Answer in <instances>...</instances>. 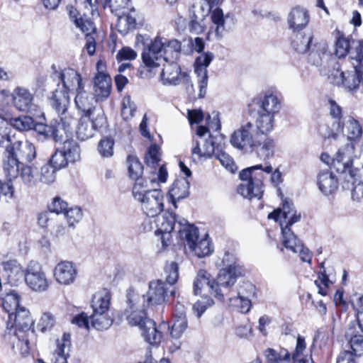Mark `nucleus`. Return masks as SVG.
Here are the masks:
<instances>
[{
  "label": "nucleus",
  "mask_w": 363,
  "mask_h": 363,
  "mask_svg": "<svg viewBox=\"0 0 363 363\" xmlns=\"http://www.w3.org/2000/svg\"><path fill=\"white\" fill-rule=\"evenodd\" d=\"M214 58V55L211 52L201 53L198 56L194 62V72L197 77L199 91H203L207 87L208 84V70L207 67Z\"/></svg>",
  "instance_id": "6ab92c4d"
},
{
  "label": "nucleus",
  "mask_w": 363,
  "mask_h": 363,
  "mask_svg": "<svg viewBox=\"0 0 363 363\" xmlns=\"http://www.w3.org/2000/svg\"><path fill=\"white\" fill-rule=\"evenodd\" d=\"M68 160L69 159H67L65 155V152H62L59 147L57 148L55 152L51 155L48 162L50 164L52 165L54 169L60 170L68 165L69 163Z\"/></svg>",
  "instance_id": "de8ad7c7"
},
{
  "label": "nucleus",
  "mask_w": 363,
  "mask_h": 363,
  "mask_svg": "<svg viewBox=\"0 0 363 363\" xmlns=\"http://www.w3.org/2000/svg\"><path fill=\"white\" fill-rule=\"evenodd\" d=\"M143 43L142 53L143 62L145 65L140 70L142 77H151L156 74V69L160 66V60L165 62H176L181 52V43L176 40H168L160 36H156L153 40L145 38L139 35L138 40Z\"/></svg>",
  "instance_id": "f257e3e1"
},
{
  "label": "nucleus",
  "mask_w": 363,
  "mask_h": 363,
  "mask_svg": "<svg viewBox=\"0 0 363 363\" xmlns=\"http://www.w3.org/2000/svg\"><path fill=\"white\" fill-rule=\"evenodd\" d=\"M91 122L95 133L106 131L108 126L107 118L102 110L92 111Z\"/></svg>",
  "instance_id": "49530a36"
},
{
  "label": "nucleus",
  "mask_w": 363,
  "mask_h": 363,
  "mask_svg": "<svg viewBox=\"0 0 363 363\" xmlns=\"http://www.w3.org/2000/svg\"><path fill=\"white\" fill-rule=\"evenodd\" d=\"M13 104L19 111H28L33 106V96L30 92H15L12 95Z\"/></svg>",
  "instance_id": "e433bc0d"
},
{
  "label": "nucleus",
  "mask_w": 363,
  "mask_h": 363,
  "mask_svg": "<svg viewBox=\"0 0 363 363\" xmlns=\"http://www.w3.org/2000/svg\"><path fill=\"white\" fill-rule=\"evenodd\" d=\"M217 265L221 267L217 275L218 284L224 289L230 291L237 279L245 274L243 265L233 252L225 251L220 263Z\"/></svg>",
  "instance_id": "423d86ee"
},
{
  "label": "nucleus",
  "mask_w": 363,
  "mask_h": 363,
  "mask_svg": "<svg viewBox=\"0 0 363 363\" xmlns=\"http://www.w3.org/2000/svg\"><path fill=\"white\" fill-rule=\"evenodd\" d=\"M93 328L98 330H107L113 323V318L108 313H93L90 316Z\"/></svg>",
  "instance_id": "4c0bfd02"
},
{
  "label": "nucleus",
  "mask_w": 363,
  "mask_h": 363,
  "mask_svg": "<svg viewBox=\"0 0 363 363\" xmlns=\"http://www.w3.org/2000/svg\"><path fill=\"white\" fill-rule=\"evenodd\" d=\"M188 323L185 315L181 313L180 315L175 317L173 325L169 327L170 335L174 339H179L182 337L184 332L187 328Z\"/></svg>",
  "instance_id": "c03bdc74"
},
{
  "label": "nucleus",
  "mask_w": 363,
  "mask_h": 363,
  "mask_svg": "<svg viewBox=\"0 0 363 363\" xmlns=\"http://www.w3.org/2000/svg\"><path fill=\"white\" fill-rule=\"evenodd\" d=\"M55 320L50 313H45L38 323V328L43 333L50 330L54 326Z\"/></svg>",
  "instance_id": "774afa93"
},
{
  "label": "nucleus",
  "mask_w": 363,
  "mask_h": 363,
  "mask_svg": "<svg viewBox=\"0 0 363 363\" xmlns=\"http://www.w3.org/2000/svg\"><path fill=\"white\" fill-rule=\"evenodd\" d=\"M111 294L108 291L94 295L91 301L93 313H108Z\"/></svg>",
  "instance_id": "f704fd0d"
},
{
  "label": "nucleus",
  "mask_w": 363,
  "mask_h": 363,
  "mask_svg": "<svg viewBox=\"0 0 363 363\" xmlns=\"http://www.w3.org/2000/svg\"><path fill=\"white\" fill-rule=\"evenodd\" d=\"M114 140L111 137H104L100 140L97 150L102 157H110L113 155Z\"/></svg>",
  "instance_id": "09e8293b"
},
{
  "label": "nucleus",
  "mask_w": 363,
  "mask_h": 363,
  "mask_svg": "<svg viewBox=\"0 0 363 363\" xmlns=\"http://www.w3.org/2000/svg\"><path fill=\"white\" fill-rule=\"evenodd\" d=\"M267 358V363H285L290 359V353L285 349H281L279 352L274 349L268 348L264 352Z\"/></svg>",
  "instance_id": "a18cd8bd"
},
{
  "label": "nucleus",
  "mask_w": 363,
  "mask_h": 363,
  "mask_svg": "<svg viewBox=\"0 0 363 363\" xmlns=\"http://www.w3.org/2000/svg\"><path fill=\"white\" fill-rule=\"evenodd\" d=\"M281 213H282V218L283 220L280 221V225L281 223H283V225L285 226L286 223L291 220V218L293 217L294 215H300V213L297 214L296 211L294 208V203L288 201L287 199H285L283 201V206Z\"/></svg>",
  "instance_id": "338daca9"
},
{
  "label": "nucleus",
  "mask_w": 363,
  "mask_h": 363,
  "mask_svg": "<svg viewBox=\"0 0 363 363\" xmlns=\"http://www.w3.org/2000/svg\"><path fill=\"white\" fill-rule=\"evenodd\" d=\"M177 221V216L172 212L167 211L162 216V222L160 224H158L159 228L155 230V235L159 236V233H171Z\"/></svg>",
  "instance_id": "a19ab883"
},
{
  "label": "nucleus",
  "mask_w": 363,
  "mask_h": 363,
  "mask_svg": "<svg viewBox=\"0 0 363 363\" xmlns=\"http://www.w3.org/2000/svg\"><path fill=\"white\" fill-rule=\"evenodd\" d=\"M300 219V215H294L285 226L281 223L282 244L286 249L293 252H299L301 259L303 262L311 263V255L309 249L304 247L303 242L291 229V226L295 223L298 222Z\"/></svg>",
  "instance_id": "9d476101"
},
{
  "label": "nucleus",
  "mask_w": 363,
  "mask_h": 363,
  "mask_svg": "<svg viewBox=\"0 0 363 363\" xmlns=\"http://www.w3.org/2000/svg\"><path fill=\"white\" fill-rule=\"evenodd\" d=\"M57 171L58 170L54 169L52 165L48 162L41 167L40 181L48 184L54 182L56 179L55 174Z\"/></svg>",
  "instance_id": "5fc2aeb1"
},
{
  "label": "nucleus",
  "mask_w": 363,
  "mask_h": 363,
  "mask_svg": "<svg viewBox=\"0 0 363 363\" xmlns=\"http://www.w3.org/2000/svg\"><path fill=\"white\" fill-rule=\"evenodd\" d=\"M141 300L140 296L130 288L126 293V307L123 311V315L125 318L130 326H138L141 328L146 320L150 319L147 316L146 306H142L140 308L139 303Z\"/></svg>",
  "instance_id": "9b49d317"
},
{
  "label": "nucleus",
  "mask_w": 363,
  "mask_h": 363,
  "mask_svg": "<svg viewBox=\"0 0 363 363\" xmlns=\"http://www.w3.org/2000/svg\"><path fill=\"white\" fill-rule=\"evenodd\" d=\"M354 150V145L352 143H347L345 148L338 150L335 158L333 161V166L339 173L348 172L350 177H357L359 172L358 169H352V160L351 154Z\"/></svg>",
  "instance_id": "a211bd4d"
},
{
  "label": "nucleus",
  "mask_w": 363,
  "mask_h": 363,
  "mask_svg": "<svg viewBox=\"0 0 363 363\" xmlns=\"http://www.w3.org/2000/svg\"><path fill=\"white\" fill-rule=\"evenodd\" d=\"M140 328L145 342L152 345H158L160 343L162 333L157 329L156 323L152 319L146 320V322Z\"/></svg>",
  "instance_id": "a878e982"
},
{
  "label": "nucleus",
  "mask_w": 363,
  "mask_h": 363,
  "mask_svg": "<svg viewBox=\"0 0 363 363\" xmlns=\"http://www.w3.org/2000/svg\"><path fill=\"white\" fill-rule=\"evenodd\" d=\"M314 35L312 31L294 33L291 46L299 54H305L313 47Z\"/></svg>",
  "instance_id": "5701e85b"
},
{
  "label": "nucleus",
  "mask_w": 363,
  "mask_h": 363,
  "mask_svg": "<svg viewBox=\"0 0 363 363\" xmlns=\"http://www.w3.org/2000/svg\"><path fill=\"white\" fill-rule=\"evenodd\" d=\"M354 66V70L351 72H342L340 69L339 64L329 74L328 79L331 84L340 86L342 84L346 89L353 91L358 88L361 82L360 71Z\"/></svg>",
  "instance_id": "dca6fc26"
},
{
  "label": "nucleus",
  "mask_w": 363,
  "mask_h": 363,
  "mask_svg": "<svg viewBox=\"0 0 363 363\" xmlns=\"http://www.w3.org/2000/svg\"><path fill=\"white\" fill-rule=\"evenodd\" d=\"M60 148L65 152L66 157L71 163H74L80 159V147L77 141L73 139H64Z\"/></svg>",
  "instance_id": "c9c22d12"
},
{
  "label": "nucleus",
  "mask_w": 363,
  "mask_h": 363,
  "mask_svg": "<svg viewBox=\"0 0 363 363\" xmlns=\"http://www.w3.org/2000/svg\"><path fill=\"white\" fill-rule=\"evenodd\" d=\"M50 104L58 115L68 111L70 104L69 92H52Z\"/></svg>",
  "instance_id": "473e14b6"
},
{
  "label": "nucleus",
  "mask_w": 363,
  "mask_h": 363,
  "mask_svg": "<svg viewBox=\"0 0 363 363\" xmlns=\"http://www.w3.org/2000/svg\"><path fill=\"white\" fill-rule=\"evenodd\" d=\"M350 41L345 37H339L335 45V54L337 58H344L349 53Z\"/></svg>",
  "instance_id": "4d7b16f0"
},
{
  "label": "nucleus",
  "mask_w": 363,
  "mask_h": 363,
  "mask_svg": "<svg viewBox=\"0 0 363 363\" xmlns=\"http://www.w3.org/2000/svg\"><path fill=\"white\" fill-rule=\"evenodd\" d=\"M248 106L250 111L257 109V111L275 116L281 110V102L276 95H274L272 92H269L268 94H259L258 96L252 99Z\"/></svg>",
  "instance_id": "f3484780"
},
{
  "label": "nucleus",
  "mask_w": 363,
  "mask_h": 363,
  "mask_svg": "<svg viewBox=\"0 0 363 363\" xmlns=\"http://www.w3.org/2000/svg\"><path fill=\"white\" fill-rule=\"evenodd\" d=\"M95 91H111V78L109 75L99 72L94 78Z\"/></svg>",
  "instance_id": "6e6d98bb"
},
{
  "label": "nucleus",
  "mask_w": 363,
  "mask_h": 363,
  "mask_svg": "<svg viewBox=\"0 0 363 363\" xmlns=\"http://www.w3.org/2000/svg\"><path fill=\"white\" fill-rule=\"evenodd\" d=\"M320 267L321 270L318 272V279L315 281V284L318 288V293L322 296H326L327 291L325 288L329 286L330 281L326 274L323 262L321 263Z\"/></svg>",
  "instance_id": "603ef678"
},
{
  "label": "nucleus",
  "mask_w": 363,
  "mask_h": 363,
  "mask_svg": "<svg viewBox=\"0 0 363 363\" xmlns=\"http://www.w3.org/2000/svg\"><path fill=\"white\" fill-rule=\"evenodd\" d=\"M215 157L218 160L220 164L229 171L233 172L235 169V163L233 158L223 150L222 147L219 149L218 147Z\"/></svg>",
  "instance_id": "680f3d73"
},
{
  "label": "nucleus",
  "mask_w": 363,
  "mask_h": 363,
  "mask_svg": "<svg viewBox=\"0 0 363 363\" xmlns=\"http://www.w3.org/2000/svg\"><path fill=\"white\" fill-rule=\"evenodd\" d=\"M160 73L161 80L164 84H177L179 81L181 69L176 62H166Z\"/></svg>",
  "instance_id": "c756f323"
},
{
  "label": "nucleus",
  "mask_w": 363,
  "mask_h": 363,
  "mask_svg": "<svg viewBox=\"0 0 363 363\" xmlns=\"http://www.w3.org/2000/svg\"><path fill=\"white\" fill-rule=\"evenodd\" d=\"M211 4L206 1L205 4H199L198 5H193L189 9L191 18H196L199 19L204 20L205 18L209 14Z\"/></svg>",
  "instance_id": "8fccbe9b"
},
{
  "label": "nucleus",
  "mask_w": 363,
  "mask_h": 363,
  "mask_svg": "<svg viewBox=\"0 0 363 363\" xmlns=\"http://www.w3.org/2000/svg\"><path fill=\"white\" fill-rule=\"evenodd\" d=\"M189 182L186 179H177L169 190L168 195L174 208H177V201L186 198L189 194Z\"/></svg>",
  "instance_id": "393cba45"
},
{
  "label": "nucleus",
  "mask_w": 363,
  "mask_h": 363,
  "mask_svg": "<svg viewBox=\"0 0 363 363\" xmlns=\"http://www.w3.org/2000/svg\"><path fill=\"white\" fill-rule=\"evenodd\" d=\"M349 345L353 354L361 356L363 354V335H352L349 340Z\"/></svg>",
  "instance_id": "13d9d810"
},
{
  "label": "nucleus",
  "mask_w": 363,
  "mask_h": 363,
  "mask_svg": "<svg viewBox=\"0 0 363 363\" xmlns=\"http://www.w3.org/2000/svg\"><path fill=\"white\" fill-rule=\"evenodd\" d=\"M318 185L320 191L325 195L333 194L337 189V179L328 172H322L318 177Z\"/></svg>",
  "instance_id": "c85d7f7f"
},
{
  "label": "nucleus",
  "mask_w": 363,
  "mask_h": 363,
  "mask_svg": "<svg viewBox=\"0 0 363 363\" xmlns=\"http://www.w3.org/2000/svg\"><path fill=\"white\" fill-rule=\"evenodd\" d=\"M137 110L136 104L131 100L129 95L123 97L122 101L121 115L125 120H129L134 116Z\"/></svg>",
  "instance_id": "3c124183"
},
{
  "label": "nucleus",
  "mask_w": 363,
  "mask_h": 363,
  "mask_svg": "<svg viewBox=\"0 0 363 363\" xmlns=\"http://www.w3.org/2000/svg\"><path fill=\"white\" fill-rule=\"evenodd\" d=\"M70 20L86 35V49L90 55L95 52V38L91 35L95 31L94 23L85 15H82L74 7H67Z\"/></svg>",
  "instance_id": "4468645a"
},
{
  "label": "nucleus",
  "mask_w": 363,
  "mask_h": 363,
  "mask_svg": "<svg viewBox=\"0 0 363 363\" xmlns=\"http://www.w3.org/2000/svg\"><path fill=\"white\" fill-rule=\"evenodd\" d=\"M254 125L247 122L240 129L234 131L230 138V143L239 150L255 153L264 161L272 158L274 155L276 143L267 135L254 133Z\"/></svg>",
  "instance_id": "f03ea898"
},
{
  "label": "nucleus",
  "mask_w": 363,
  "mask_h": 363,
  "mask_svg": "<svg viewBox=\"0 0 363 363\" xmlns=\"http://www.w3.org/2000/svg\"><path fill=\"white\" fill-rule=\"evenodd\" d=\"M60 121L53 120L55 125H57V129L61 130L65 138H68L72 135L74 127L77 121V118L68 111L58 115Z\"/></svg>",
  "instance_id": "cd10ccee"
},
{
  "label": "nucleus",
  "mask_w": 363,
  "mask_h": 363,
  "mask_svg": "<svg viewBox=\"0 0 363 363\" xmlns=\"http://www.w3.org/2000/svg\"><path fill=\"white\" fill-rule=\"evenodd\" d=\"M262 169V164L255 165L242 170L239 177L242 183L238 188V192L243 197L252 199V198L260 199L263 194L262 186L264 174L255 172Z\"/></svg>",
  "instance_id": "6e6552de"
},
{
  "label": "nucleus",
  "mask_w": 363,
  "mask_h": 363,
  "mask_svg": "<svg viewBox=\"0 0 363 363\" xmlns=\"http://www.w3.org/2000/svg\"><path fill=\"white\" fill-rule=\"evenodd\" d=\"M98 101L99 97L94 92H77L74 97L76 106L82 114L92 115Z\"/></svg>",
  "instance_id": "b1692460"
},
{
  "label": "nucleus",
  "mask_w": 363,
  "mask_h": 363,
  "mask_svg": "<svg viewBox=\"0 0 363 363\" xmlns=\"http://www.w3.org/2000/svg\"><path fill=\"white\" fill-rule=\"evenodd\" d=\"M136 25L135 17L130 13H123L122 15L118 16L116 27L121 34L125 35L130 31L134 30L136 28Z\"/></svg>",
  "instance_id": "58836bf2"
},
{
  "label": "nucleus",
  "mask_w": 363,
  "mask_h": 363,
  "mask_svg": "<svg viewBox=\"0 0 363 363\" xmlns=\"http://www.w3.org/2000/svg\"><path fill=\"white\" fill-rule=\"evenodd\" d=\"M18 175H20L23 182L28 186H33L35 184V174L30 166L21 164Z\"/></svg>",
  "instance_id": "864d4df0"
},
{
  "label": "nucleus",
  "mask_w": 363,
  "mask_h": 363,
  "mask_svg": "<svg viewBox=\"0 0 363 363\" xmlns=\"http://www.w3.org/2000/svg\"><path fill=\"white\" fill-rule=\"evenodd\" d=\"M348 136L347 140H350L348 143H352V140L359 139L362 135V129L359 123L352 118L348 122L347 125Z\"/></svg>",
  "instance_id": "0e129e2a"
},
{
  "label": "nucleus",
  "mask_w": 363,
  "mask_h": 363,
  "mask_svg": "<svg viewBox=\"0 0 363 363\" xmlns=\"http://www.w3.org/2000/svg\"><path fill=\"white\" fill-rule=\"evenodd\" d=\"M1 265L11 283L16 284L23 278L25 270H23L21 265L16 259H9L3 261Z\"/></svg>",
  "instance_id": "bb28decb"
},
{
  "label": "nucleus",
  "mask_w": 363,
  "mask_h": 363,
  "mask_svg": "<svg viewBox=\"0 0 363 363\" xmlns=\"http://www.w3.org/2000/svg\"><path fill=\"white\" fill-rule=\"evenodd\" d=\"M161 160L160 148L157 144H152L145 155V162L146 165L155 170Z\"/></svg>",
  "instance_id": "37998d69"
},
{
  "label": "nucleus",
  "mask_w": 363,
  "mask_h": 363,
  "mask_svg": "<svg viewBox=\"0 0 363 363\" xmlns=\"http://www.w3.org/2000/svg\"><path fill=\"white\" fill-rule=\"evenodd\" d=\"M77 270L74 263L69 261L59 262L54 271V276L57 282L64 285L74 283L77 277Z\"/></svg>",
  "instance_id": "412c9836"
},
{
  "label": "nucleus",
  "mask_w": 363,
  "mask_h": 363,
  "mask_svg": "<svg viewBox=\"0 0 363 363\" xmlns=\"http://www.w3.org/2000/svg\"><path fill=\"white\" fill-rule=\"evenodd\" d=\"M138 182L133 187L134 199L140 202L143 211L149 217L159 215L164 208V195L160 189H149L147 185Z\"/></svg>",
  "instance_id": "39448f33"
},
{
  "label": "nucleus",
  "mask_w": 363,
  "mask_h": 363,
  "mask_svg": "<svg viewBox=\"0 0 363 363\" xmlns=\"http://www.w3.org/2000/svg\"><path fill=\"white\" fill-rule=\"evenodd\" d=\"M308 11L302 7L296 6L291 9L287 18L288 25L294 33L301 31L309 22Z\"/></svg>",
  "instance_id": "4be33fe9"
},
{
  "label": "nucleus",
  "mask_w": 363,
  "mask_h": 363,
  "mask_svg": "<svg viewBox=\"0 0 363 363\" xmlns=\"http://www.w3.org/2000/svg\"><path fill=\"white\" fill-rule=\"evenodd\" d=\"M166 274V282L162 280L152 281L149 283V289L146 294L141 297L143 301V306L160 305L163 303L168 295L167 284L172 286L174 284L179 278V266L177 262H171L167 263L164 267Z\"/></svg>",
  "instance_id": "20e7f679"
},
{
  "label": "nucleus",
  "mask_w": 363,
  "mask_h": 363,
  "mask_svg": "<svg viewBox=\"0 0 363 363\" xmlns=\"http://www.w3.org/2000/svg\"><path fill=\"white\" fill-rule=\"evenodd\" d=\"M177 223L180 227L179 229L180 237L185 240L186 245L198 257L201 258L212 254L213 246L208 235L198 241L199 229L196 227L188 223L185 219Z\"/></svg>",
  "instance_id": "0eeeda50"
},
{
  "label": "nucleus",
  "mask_w": 363,
  "mask_h": 363,
  "mask_svg": "<svg viewBox=\"0 0 363 363\" xmlns=\"http://www.w3.org/2000/svg\"><path fill=\"white\" fill-rule=\"evenodd\" d=\"M230 303L238 308L239 311L245 313H247L251 308V299L242 298L240 296L228 298Z\"/></svg>",
  "instance_id": "69168bd1"
},
{
  "label": "nucleus",
  "mask_w": 363,
  "mask_h": 363,
  "mask_svg": "<svg viewBox=\"0 0 363 363\" xmlns=\"http://www.w3.org/2000/svg\"><path fill=\"white\" fill-rule=\"evenodd\" d=\"M214 304L213 300L209 296L202 297L201 300L197 301L193 306V310L197 318H201L206 309Z\"/></svg>",
  "instance_id": "052dcab7"
},
{
  "label": "nucleus",
  "mask_w": 363,
  "mask_h": 363,
  "mask_svg": "<svg viewBox=\"0 0 363 363\" xmlns=\"http://www.w3.org/2000/svg\"><path fill=\"white\" fill-rule=\"evenodd\" d=\"M211 18L213 24L216 26V35L218 38H221L223 35V33L227 30L225 23L228 16H224L222 9L216 8L212 11Z\"/></svg>",
  "instance_id": "ea45409f"
},
{
  "label": "nucleus",
  "mask_w": 363,
  "mask_h": 363,
  "mask_svg": "<svg viewBox=\"0 0 363 363\" xmlns=\"http://www.w3.org/2000/svg\"><path fill=\"white\" fill-rule=\"evenodd\" d=\"M50 77L57 86L55 91H80L84 89L82 77L74 69H62L52 64Z\"/></svg>",
  "instance_id": "1a4fd4ad"
},
{
  "label": "nucleus",
  "mask_w": 363,
  "mask_h": 363,
  "mask_svg": "<svg viewBox=\"0 0 363 363\" xmlns=\"http://www.w3.org/2000/svg\"><path fill=\"white\" fill-rule=\"evenodd\" d=\"M222 145L220 143H216L213 138L211 135H210L209 138L205 140L204 144L203 145V155H204V159H208L211 157L213 155H216V152H217L218 147L219 149L221 147Z\"/></svg>",
  "instance_id": "e2e57ef3"
},
{
  "label": "nucleus",
  "mask_w": 363,
  "mask_h": 363,
  "mask_svg": "<svg viewBox=\"0 0 363 363\" xmlns=\"http://www.w3.org/2000/svg\"><path fill=\"white\" fill-rule=\"evenodd\" d=\"M32 130L38 133V140L52 139L56 143H62L64 140L62 130L57 129V125H55L53 120L48 125L43 123H37L33 120Z\"/></svg>",
  "instance_id": "aec40b11"
},
{
  "label": "nucleus",
  "mask_w": 363,
  "mask_h": 363,
  "mask_svg": "<svg viewBox=\"0 0 363 363\" xmlns=\"http://www.w3.org/2000/svg\"><path fill=\"white\" fill-rule=\"evenodd\" d=\"M127 163L128 164L129 177L132 179L135 180V184L140 181V183H142L143 185H147V182L141 178L144 168L139 159L136 156L128 155L127 157Z\"/></svg>",
  "instance_id": "72a5a7b5"
},
{
  "label": "nucleus",
  "mask_w": 363,
  "mask_h": 363,
  "mask_svg": "<svg viewBox=\"0 0 363 363\" xmlns=\"http://www.w3.org/2000/svg\"><path fill=\"white\" fill-rule=\"evenodd\" d=\"M306 347V344L305 341V338L301 335H298L296 339V345L294 352L291 354L292 360H298V361H308V363L311 362V356L309 359L301 357L303 352L305 350Z\"/></svg>",
  "instance_id": "bf43d9fd"
},
{
  "label": "nucleus",
  "mask_w": 363,
  "mask_h": 363,
  "mask_svg": "<svg viewBox=\"0 0 363 363\" xmlns=\"http://www.w3.org/2000/svg\"><path fill=\"white\" fill-rule=\"evenodd\" d=\"M308 62L322 67L328 76L338 65L336 58L328 51V45L325 42L314 43L308 55Z\"/></svg>",
  "instance_id": "ddd939ff"
},
{
  "label": "nucleus",
  "mask_w": 363,
  "mask_h": 363,
  "mask_svg": "<svg viewBox=\"0 0 363 363\" xmlns=\"http://www.w3.org/2000/svg\"><path fill=\"white\" fill-rule=\"evenodd\" d=\"M258 116L256 119L255 133L267 135L274 127V115L257 111Z\"/></svg>",
  "instance_id": "7c9ffc66"
},
{
  "label": "nucleus",
  "mask_w": 363,
  "mask_h": 363,
  "mask_svg": "<svg viewBox=\"0 0 363 363\" xmlns=\"http://www.w3.org/2000/svg\"><path fill=\"white\" fill-rule=\"evenodd\" d=\"M206 286L211 294L219 301L224 302L225 297L228 295V289H224L222 285L218 284V277L216 279L205 269L199 270L193 282V294L195 296L201 294L203 287Z\"/></svg>",
  "instance_id": "f8f14e48"
},
{
  "label": "nucleus",
  "mask_w": 363,
  "mask_h": 363,
  "mask_svg": "<svg viewBox=\"0 0 363 363\" xmlns=\"http://www.w3.org/2000/svg\"><path fill=\"white\" fill-rule=\"evenodd\" d=\"M91 115L82 114L79 120L76 133L77 138L81 140H86L92 138L95 132L91 122Z\"/></svg>",
  "instance_id": "2f4dec72"
},
{
  "label": "nucleus",
  "mask_w": 363,
  "mask_h": 363,
  "mask_svg": "<svg viewBox=\"0 0 363 363\" xmlns=\"http://www.w3.org/2000/svg\"><path fill=\"white\" fill-rule=\"evenodd\" d=\"M36 157L35 147L28 140L16 141L6 148L4 171L11 178H17L20 167L30 162Z\"/></svg>",
  "instance_id": "7ed1b4c3"
},
{
  "label": "nucleus",
  "mask_w": 363,
  "mask_h": 363,
  "mask_svg": "<svg viewBox=\"0 0 363 363\" xmlns=\"http://www.w3.org/2000/svg\"><path fill=\"white\" fill-rule=\"evenodd\" d=\"M6 121L4 125L9 124L20 131L32 130V126H33V118L28 116L11 118L9 121L6 119Z\"/></svg>",
  "instance_id": "79ce46f5"
},
{
  "label": "nucleus",
  "mask_w": 363,
  "mask_h": 363,
  "mask_svg": "<svg viewBox=\"0 0 363 363\" xmlns=\"http://www.w3.org/2000/svg\"><path fill=\"white\" fill-rule=\"evenodd\" d=\"M23 279L27 286L37 292L45 291L50 285L41 264L33 260L27 265Z\"/></svg>",
  "instance_id": "2eb2a0df"
}]
</instances>
